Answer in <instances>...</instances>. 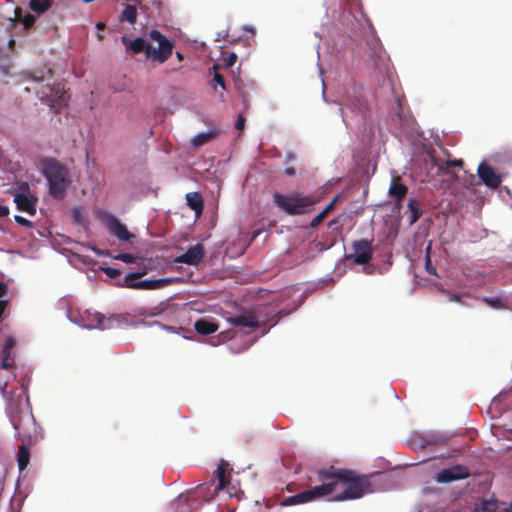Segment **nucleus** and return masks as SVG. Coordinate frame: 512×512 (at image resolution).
<instances>
[{
    "label": "nucleus",
    "instance_id": "f257e3e1",
    "mask_svg": "<svg viewBox=\"0 0 512 512\" xmlns=\"http://www.w3.org/2000/svg\"><path fill=\"white\" fill-rule=\"evenodd\" d=\"M6 413L16 431V438L21 441L18 446L17 464L19 470L23 471L29 464L31 447L44 438L43 430L33 416L28 397H24L22 392H11L7 400Z\"/></svg>",
    "mask_w": 512,
    "mask_h": 512
},
{
    "label": "nucleus",
    "instance_id": "f03ea898",
    "mask_svg": "<svg viewBox=\"0 0 512 512\" xmlns=\"http://www.w3.org/2000/svg\"><path fill=\"white\" fill-rule=\"evenodd\" d=\"M317 481L322 485H329V495L336 490L338 484L345 486L341 493L331 498V501L336 502L361 498L370 486L366 477L358 476L352 470L337 469L333 466L318 470Z\"/></svg>",
    "mask_w": 512,
    "mask_h": 512
},
{
    "label": "nucleus",
    "instance_id": "7ed1b4c3",
    "mask_svg": "<svg viewBox=\"0 0 512 512\" xmlns=\"http://www.w3.org/2000/svg\"><path fill=\"white\" fill-rule=\"evenodd\" d=\"M149 38L156 41L158 43V47H153L141 37L130 40L124 36L122 37V42L126 48L131 50L134 54L144 52L148 60L163 64L172 55L175 46L174 42L155 29L149 32Z\"/></svg>",
    "mask_w": 512,
    "mask_h": 512
},
{
    "label": "nucleus",
    "instance_id": "20e7f679",
    "mask_svg": "<svg viewBox=\"0 0 512 512\" xmlns=\"http://www.w3.org/2000/svg\"><path fill=\"white\" fill-rule=\"evenodd\" d=\"M274 204L288 215H302L309 213L316 204L317 199L311 195L294 191L290 194L273 193Z\"/></svg>",
    "mask_w": 512,
    "mask_h": 512
},
{
    "label": "nucleus",
    "instance_id": "39448f33",
    "mask_svg": "<svg viewBox=\"0 0 512 512\" xmlns=\"http://www.w3.org/2000/svg\"><path fill=\"white\" fill-rule=\"evenodd\" d=\"M42 172L49 184V192L54 198H62L67 185L69 171L65 165L54 158L42 162Z\"/></svg>",
    "mask_w": 512,
    "mask_h": 512
},
{
    "label": "nucleus",
    "instance_id": "423d86ee",
    "mask_svg": "<svg viewBox=\"0 0 512 512\" xmlns=\"http://www.w3.org/2000/svg\"><path fill=\"white\" fill-rule=\"evenodd\" d=\"M37 95L39 99L49 105L51 108L55 109L56 112L68 102V95L64 89V86L60 83L56 85H44L39 90H37Z\"/></svg>",
    "mask_w": 512,
    "mask_h": 512
},
{
    "label": "nucleus",
    "instance_id": "0eeeda50",
    "mask_svg": "<svg viewBox=\"0 0 512 512\" xmlns=\"http://www.w3.org/2000/svg\"><path fill=\"white\" fill-rule=\"evenodd\" d=\"M329 496V485H317L311 489L289 496L280 502L281 507L295 506L313 502L320 498Z\"/></svg>",
    "mask_w": 512,
    "mask_h": 512
},
{
    "label": "nucleus",
    "instance_id": "6e6552de",
    "mask_svg": "<svg viewBox=\"0 0 512 512\" xmlns=\"http://www.w3.org/2000/svg\"><path fill=\"white\" fill-rule=\"evenodd\" d=\"M146 273V269H142L126 275L124 279V286L132 289L155 290L163 288L173 282L172 278L137 281V279L141 278Z\"/></svg>",
    "mask_w": 512,
    "mask_h": 512
},
{
    "label": "nucleus",
    "instance_id": "1a4fd4ad",
    "mask_svg": "<svg viewBox=\"0 0 512 512\" xmlns=\"http://www.w3.org/2000/svg\"><path fill=\"white\" fill-rule=\"evenodd\" d=\"M340 108L344 116L343 107L348 108L352 112H359L364 107L362 88L356 83H350L343 91L341 96Z\"/></svg>",
    "mask_w": 512,
    "mask_h": 512
},
{
    "label": "nucleus",
    "instance_id": "9d476101",
    "mask_svg": "<svg viewBox=\"0 0 512 512\" xmlns=\"http://www.w3.org/2000/svg\"><path fill=\"white\" fill-rule=\"evenodd\" d=\"M373 239H361L352 243L353 254L347 255V259H352L355 264L364 265L371 261L373 257Z\"/></svg>",
    "mask_w": 512,
    "mask_h": 512
},
{
    "label": "nucleus",
    "instance_id": "9b49d317",
    "mask_svg": "<svg viewBox=\"0 0 512 512\" xmlns=\"http://www.w3.org/2000/svg\"><path fill=\"white\" fill-rule=\"evenodd\" d=\"M108 232L115 236L120 241H130L134 238V234L128 231L126 225H124L116 216L111 213H105L102 217Z\"/></svg>",
    "mask_w": 512,
    "mask_h": 512
},
{
    "label": "nucleus",
    "instance_id": "f8f14e48",
    "mask_svg": "<svg viewBox=\"0 0 512 512\" xmlns=\"http://www.w3.org/2000/svg\"><path fill=\"white\" fill-rule=\"evenodd\" d=\"M228 322L236 327L250 328L256 330L260 328V319L255 309L242 310L236 315L229 316Z\"/></svg>",
    "mask_w": 512,
    "mask_h": 512
},
{
    "label": "nucleus",
    "instance_id": "ddd939ff",
    "mask_svg": "<svg viewBox=\"0 0 512 512\" xmlns=\"http://www.w3.org/2000/svg\"><path fill=\"white\" fill-rule=\"evenodd\" d=\"M84 321V325L88 329H100L107 330L112 328L113 323L116 322V319L113 317L106 318L104 315L98 312L86 311L84 316L82 317Z\"/></svg>",
    "mask_w": 512,
    "mask_h": 512
},
{
    "label": "nucleus",
    "instance_id": "4468645a",
    "mask_svg": "<svg viewBox=\"0 0 512 512\" xmlns=\"http://www.w3.org/2000/svg\"><path fill=\"white\" fill-rule=\"evenodd\" d=\"M467 477H469L468 468L463 465H455L441 470L437 474L436 480L439 483H449L455 480L465 479Z\"/></svg>",
    "mask_w": 512,
    "mask_h": 512
},
{
    "label": "nucleus",
    "instance_id": "2eb2a0df",
    "mask_svg": "<svg viewBox=\"0 0 512 512\" xmlns=\"http://www.w3.org/2000/svg\"><path fill=\"white\" fill-rule=\"evenodd\" d=\"M205 255V250L202 244H196L190 247L184 254L176 257L177 263H184L187 265H198Z\"/></svg>",
    "mask_w": 512,
    "mask_h": 512
},
{
    "label": "nucleus",
    "instance_id": "dca6fc26",
    "mask_svg": "<svg viewBox=\"0 0 512 512\" xmlns=\"http://www.w3.org/2000/svg\"><path fill=\"white\" fill-rule=\"evenodd\" d=\"M478 176L490 188H497L501 183L500 176L486 162H482L478 166Z\"/></svg>",
    "mask_w": 512,
    "mask_h": 512
},
{
    "label": "nucleus",
    "instance_id": "f3484780",
    "mask_svg": "<svg viewBox=\"0 0 512 512\" xmlns=\"http://www.w3.org/2000/svg\"><path fill=\"white\" fill-rule=\"evenodd\" d=\"M14 202L18 210L26 212L32 216L36 214L37 198L35 196L18 193L14 197Z\"/></svg>",
    "mask_w": 512,
    "mask_h": 512
},
{
    "label": "nucleus",
    "instance_id": "a211bd4d",
    "mask_svg": "<svg viewBox=\"0 0 512 512\" xmlns=\"http://www.w3.org/2000/svg\"><path fill=\"white\" fill-rule=\"evenodd\" d=\"M408 193L406 185L401 183L399 179H394L389 187V195L395 199V205L400 206Z\"/></svg>",
    "mask_w": 512,
    "mask_h": 512
},
{
    "label": "nucleus",
    "instance_id": "6ab92c4d",
    "mask_svg": "<svg viewBox=\"0 0 512 512\" xmlns=\"http://www.w3.org/2000/svg\"><path fill=\"white\" fill-rule=\"evenodd\" d=\"M219 325L210 319L201 318L194 323V329L201 335H210L215 333Z\"/></svg>",
    "mask_w": 512,
    "mask_h": 512
},
{
    "label": "nucleus",
    "instance_id": "aec40b11",
    "mask_svg": "<svg viewBox=\"0 0 512 512\" xmlns=\"http://www.w3.org/2000/svg\"><path fill=\"white\" fill-rule=\"evenodd\" d=\"M228 464L222 461L215 471L216 477L218 479V484L215 486L214 491L218 492L219 490L224 489L230 482V475L227 474Z\"/></svg>",
    "mask_w": 512,
    "mask_h": 512
},
{
    "label": "nucleus",
    "instance_id": "412c9836",
    "mask_svg": "<svg viewBox=\"0 0 512 512\" xmlns=\"http://www.w3.org/2000/svg\"><path fill=\"white\" fill-rule=\"evenodd\" d=\"M217 135L218 130L216 129L210 130L208 132L198 133L195 137L191 139V145L194 148L201 147L215 139Z\"/></svg>",
    "mask_w": 512,
    "mask_h": 512
},
{
    "label": "nucleus",
    "instance_id": "4be33fe9",
    "mask_svg": "<svg viewBox=\"0 0 512 512\" xmlns=\"http://www.w3.org/2000/svg\"><path fill=\"white\" fill-rule=\"evenodd\" d=\"M187 205L196 213L200 214L203 211L204 203L203 198L198 192H190L186 195Z\"/></svg>",
    "mask_w": 512,
    "mask_h": 512
},
{
    "label": "nucleus",
    "instance_id": "5701e85b",
    "mask_svg": "<svg viewBox=\"0 0 512 512\" xmlns=\"http://www.w3.org/2000/svg\"><path fill=\"white\" fill-rule=\"evenodd\" d=\"M53 0H30L29 8L36 14L41 15L52 6Z\"/></svg>",
    "mask_w": 512,
    "mask_h": 512
},
{
    "label": "nucleus",
    "instance_id": "b1692460",
    "mask_svg": "<svg viewBox=\"0 0 512 512\" xmlns=\"http://www.w3.org/2000/svg\"><path fill=\"white\" fill-rule=\"evenodd\" d=\"M137 19V9L134 5H125L123 11L119 16L121 22H128L129 24H135Z\"/></svg>",
    "mask_w": 512,
    "mask_h": 512
},
{
    "label": "nucleus",
    "instance_id": "393cba45",
    "mask_svg": "<svg viewBox=\"0 0 512 512\" xmlns=\"http://www.w3.org/2000/svg\"><path fill=\"white\" fill-rule=\"evenodd\" d=\"M337 200L338 196H336L317 216H315L312 219L310 226L315 228L318 225H320L323 222V220L328 216V214L332 211Z\"/></svg>",
    "mask_w": 512,
    "mask_h": 512
},
{
    "label": "nucleus",
    "instance_id": "a878e982",
    "mask_svg": "<svg viewBox=\"0 0 512 512\" xmlns=\"http://www.w3.org/2000/svg\"><path fill=\"white\" fill-rule=\"evenodd\" d=\"M12 350H6L5 347L1 350V368L7 371L14 369L15 362L12 358Z\"/></svg>",
    "mask_w": 512,
    "mask_h": 512
},
{
    "label": "nucleus",
    "instance_id": "bb28decb",
    "mask_svg": "<svg viewBox=\"0 0 512 512\" xmlns=\"http://www.w3.org/2000/svg\"><path fill=\"white\" fill-rule=\"evenodd\" d=\"M408 209L411 212L409 223L410 224H414V223H416L419 220V218L422 215V210L420 208V205H419L418 201L415 200V199L409 200V202H408Z\"/></svg>",
    "mask_w": 512,
    "mask_h": 512
},
{
    "label": "nucleus",
    "instance_id": "cd10ccee",
    "mask_svg": "<svg viewBox=\"0 0 512 512\" xmlns=\"http://www.w3.org/2000/svg\"><path fill=\"white\" fill-rule=\"evenodd\" d=\"M500 504L496 500H485L477 508L478 512H500Z\"/></svg>",
    "mask_w": 512,
    "mask_h": 512
},
{
    "label": "nucleus",
    "instance_id": "c85d7f7f",
    "mask_svg": "<svg viewBox=\"0 0 512 512\" xmlns=\"http://www.w3.org/2000/svg\"><path fill=\"white\" fill-rule=\"evenodd\" d=\"M488 306L494 309H502L505 307L502 299L499 297H483L482 299Z\"/></svg>",
    "mask_w": 512,
    "mask_h": 512
},
{
    "label": "nucleus",
    "instance_id": "c756f323",
    "mask_svg": "<svg viewBox=\"0 0 512 512\" xmlns=\"http://www.w3.org/2000/svg\"><path fill=\"white\" fill-rule=\"evenodd\" d=\"M220 66L218 64H214L212 66V69L214 71V76H213V80L221 86V88L223 90H226V84H225V80H224V77L218 72Z\"/></svg>",
    "mask_w": 512,
    "mask_h": 512
},
{
    "label": "nucleus",
    "instance_id": "7c9ffc66",
    "mask_svg": "<svg viewBox=\"0 0 512 512\" xmlns=\"http://www.w3.org/2000/svg\"><path fill=\"white\" fill-rule=\"evenodd\" d=\"M430 246L426 249V258H425V270L430 275H437L436 268L432 265L431 258H430Z\"/></svg>",
    "mask_w": 512,
    "mask_h": 512
},
{
    "label": "nucleus",
    "instance_id": "2f4dec72",
    "mask_svg": "<svg viewBox=\"0 0 512 512\" xmlns=\"http://www.w3.org/2000/svg\"><path fill=\"white\" fill-rule=\"evenodd\" d=\"M114 258L125 263H134L136 261V257L130 253H120L116 255Z\"/></svg>",
    "mask_w": 512,
    "mask_h": 512
},
{
    "label": "nucleus",
    "instance_id": "473e14b6",
    "mask_svg": "<svg viewBox=\"0 0 512 512\" xmlns=\"http://www.w3.org/2000/svg\"><path fill=\"white\" fill-rule=\"evenodd\" d=\"M24 27L26 29H29L31 27H33V25L35 24V21H36V18L34 15L32 14H29L27 13L22 19H21Z\"/></svg>",
    "mask_w": 512,
    "mask_h": 512
},
{
    "label": "nucleus",
    "instance_id": "72a5a7b5",
    "mask_svg": "<svg viewBox=\"0 0 512 512\" xmlns=\"http://www.w3.org/2000/svg\"><path fill=\"white\" fill-rule=\"evenodd\" d=\"M102 271L110 278H117L121 275V271L113 267H102Z\"/></svg>",
    "mask_w": 512,
    "mask_h": 512
},
{
    "label": "nucleus",
    "instance_id": "f704fd0d",
    "mask_svg": "<svg viewBox=\"0 0 512 512\" xmlns=\"http://www.w3.org/2000/svg\"><path fill=\"white\" fill-rule=\"evenodd\" d=\"M72 217L74 222L76 223H82L84 221L82 209L81 208H74L72 211Z\"/></svg>",
    "mask_w": 512,
    "mask_h": 512
},
{
    "label": "nucleus",
    "instance_id": "c9c22d12",
    "mask_svg": "<svg viewBox=\"0 0 512 512\" xmlns=\"http://www.w3.org/2000/svg\"><path fill=\"white\" fill-rule=\"evenodd\" d=\"M14 220H15L19 225L24 226V227H29V228H30V227H32V225H33V223H32L30 220H28V219H26V218H24V217H22V216H20V215H15V216H14Z\"/></svg>",
    "mask_w": 512,
    "mask_h": 512
},
{
    "label": "nucleus",
    "instance_id": "e433bc0d",
    "mask_svg": "<svg viewBox=\"0 0 512 512\" xmlns=\"http://www.w3.org/2000/svg\"><path fill=\"white\" fill-rule=\"evenodd\" d=\"M236 60L237 55L235 53H231L224 59V66L226 68H230L235 64Z\"/></svg>",
    "mask_w": 512,
    "mask_h": 512
},
{
    "label": "nucleus",
    "instance_id": "4c0bfd02",
    "mask_svg": "<svg viewBox=\"0 0 512 512\" xmlns=\"http://www.w3.org/2000/svg\"><path fill=\"white\" fill-rule=\"evenodd\" d=\"M463 160L461 159H454V160H449L446 162V166L445 168L448 170L452 167H462L463 166Z\"/></svg>",
    "mask_w": 512,
    "mask_h": 512
},
{
    "label": "nucleus",
    "instance_id": "58836bf2",
    "mask_svg": "<svg viewBox=\"0 0 512 512\" xmlns=\"http://www.w3.org/2000/svg\"><path fill=\"white\" fill-rule=\"evenodd\" d=\"M15 345H16V340L12 336H9L6 339L5 344H4L3 347H5L6 350H13Z\"/></svg>",
    "mask_w": 512,
    "mask_h": 512
},
{
    "label": "nucleus",
    "instance_id": "ea45409f",
    "mask_svg": "<svg viewBox=\"0 0 512 512\" xmlns=\"http://www.w3.org/2000/svg\"><path fill=\"white\" fill-rule=\"evenodd\" d=\"M245 126V118L242 115H239L237 121L235 123V128L237 130H243Z\"/></svg>",
    "mask_w": 512,
    "mask_h": 512
},
{
    "label": "nucleus",
    "instance_id": "a19ab883",
    "mask_svg": "<svg viewBox=\"0 0 512 512\" xmlns=\"http://www.w3.org/2000/svg\"><path fill=\"white\" fill-rule=\"evenodd\" d=\"M8 293V285L4 282H0V300L5 297Z\"/></svg>",
    "mask_w": 512,
    "mask_h": 512
},
{
    "label": "nucleus",
    "instance_id": "79ce46f5",
    "mask_svg": "<svg viewBox=\"0 0 512 512\" xmlns=\"http://www.w3.org/2000/svg\"><path fill=\"white\" fill-rule=\"evenodd\" d=\"M448 294V299L449 301L451 302H458L460 304H464L462 301H461V296L459 294H451L449 292H446Z\"/></svg>",
    "mask_w": 512,
    "mask_h": 512
},
{
    "label": "nucleus",
    "instance_id": "37998d69",
    "mask_svg": "<svg viewBox=\"0 0 512 512\" xmlns=\"http://www.w3.org/2000/svg\"><path fill=\"white\" fill-rule=\"evenodd\" d=\"M9 214V208L5 205H0V218L5 217Z\"/></svg>",
    "mask_w": 512,
    "mask_h": 512
},
{
    "label": "nucleus",
    "instance_id": "c03bdc74",
    "mask_svg": "<svg viewBox=\"0 0 512 512\" xmlns=\"http://www.w3.org/2000/svg\"><path fill=\"white\" fill-rule=\"evenodd\" d=\"M296 171H295V168L294 167H287L285 168V174L287 176H293L295 175Z\"/></svg>",
    "mask_w": 512,
    "mask_h": 512
},
{
    "label": "nucleus",
    "instance_id": "a18cd8bd",
    "mask_svg": "<svg viewBox=\"0 0 512 512\" xmlns=\"http://www.w3.org/2000/svg\"><path fill=\"white\" fill-rule=\"evenodd\" d=\"M33 79L36 81V82H41L44 80V76L41 75V76H36L33 74Z\"/></svg>",
    "mask_w": 512,
    "mask_h": 512
},
{
    "label": "nucleus",
    "instance_id": "49530a36",
    "mask_svg": "<svg viewBox=\"0 0 512 512\" xmlns=\"http://www.w3.org/2000/svg\"><path fill=\"white\" fill-rule=\"evenodd\" d=\"M176 57L178 58L179 61L183 60V55L179 51L176 52Z\"/></svg>",
    "mask_w": 512,
    "mask_h": 512
},
{
    "label": "nucleus",
    "instance_id": "de8ad7c7",
    "mask_svg": "<svg viewBox=\"0 0 512 512\" xmlns=\"http://www.w3.org/2000/svg\"><path fill=\"white\" fill-rule=\"evenodd\" d=\"M0 386H1V391H2V393H3V394H6V387H7V383H5L4 385H1V384H0Z\"/></svg>",
    "mask_w": 512,
    "mask_h": 512
},
{
    "label": "nucleus",
    "instance_id": "09e8293b",
    "mask_svg": "<svg viewBox=\"0 0 512 512\" xmlns=\"http://www.w3.org/2000/svg\"><path fill=\"white\" fill-rule=\"evenodd\" d=\"M245 30L255 33V29L253 27H245Z\"/></svg>",
    "mask_w": 512,
    "mask_h": 512
},
{
    "label": "nucleus",
    "instance_id": "8fccbe9b",
    "mask_svg": "<svg viewBox=\"0 0 512 512\" xmlns=\"http://www.w3.org/2000/svg\"><path fill=\"white\" fill-rule=\"evenodd\" d=\"M96 26H97L98 29H103L105 24L100 22Z\"/></svg>",
    "mask_w": 512,
    "mask_h": 512
},
{
    "label": "nucleus",
    "instance_id": "3c124183",
    "mask_svg": "<svg viewBox=\"0 0 512 512\" xmlns=\"http://www.w3.org/2000/svg\"><path fill=\"white\" fill-rule=\"evenodd\" d=\"M286 490H287V491H289V492H292V491H293V489H292V487H291V484H288V485L286 486Z\"/></svg>",
    "mask_w": 512,
    "mask_h": 512
},
{
    "label": "nucleus",
    "instance_id": "603ef678",
    "mask_svg": "<svg viewBox=\"0 0 512 512\" xmlns=\"http://www.w3.org/2000/svg\"><path fill=\"white\" fill-rule=\"evenodd\" d=\"M16 17L18 20H20V11H18V9L16 10Z\"/></svg>",
    "mask_w": 512,
    "mask_h": 512
},
{
    "label": "nucleus",
    "instance_id": "864d4df0",
    "mask_svg": "<svg viewBox=\"0 0 512 512\" xmlns=\"http://www.w3.org/2000/svg\"><path fill=\"white\" fill-rule=\"evenodd\" d=\"M287 158H288L289 160H292V159L294 158V156H293L292 154H288V155H287Z\"/></svg>",
    "mask_w": 512,
    "mask_h": 512
}]
</instances>
